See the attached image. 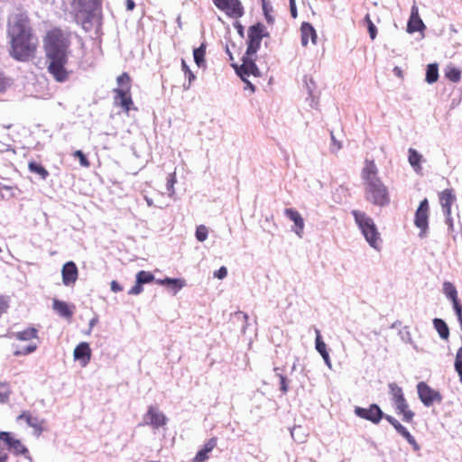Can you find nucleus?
I'll list each match as a JSON object with an SVG mask.
<instances>
[{
  "instance_id": "f257e3e1",
  "label": "nucleus",
  "mask_w": 462,
  "mask_h": 462,
  "mask_svg": "<svg viewBox=\"0 0 462 462\" xmlns=\"http://www.w3.org/2000/svg\"><path fill=\"white\" fill-rule=\"evenodd\" d=\"M42 43L48 62V72L56 81H66L69 75L66 66L71 44L70 32L60 27H53L46 32L42 38Z\"/></svg>"
},
{
  "instance_id": "f03ea898",
  "label": "nucleus",
  "mask_w": 462,
  "mask_h": 462,
  "mask_svg": "<svg viewBox=\"0 0 462 462\" xmlns=\"http://www.w3.org/2000/svg\"><path fill=\"white\" fill-rule=\"evenodd\" d=\"M7 35L10 39V55L18 61H27L35 56L38 39L32 32L31 21L24 12L9 16Z\"/></svg>"
},
{
  "instance_id": "7ed1b4c3",
  "label": "nucleus",
  "mask_w": 462,
  "mask_h": 462,
  "mask_svg": "<svg viewBox=\"0 0 462 462\" xmlns=\"http://www.w3.org/2000/svg\"><path fill=\"white\" fill-rule=\"evenodd\" d=\"M364 181L365 199L378 207H385L390 203L388 188L378 175V169L373 160H365L361 171Z\"/></svg>"
},
{
  "instance_id": "20e7f679",
  "label": "nucleus",
  "mask_w": 462,
  "mask_h": 462,
  "mask_svg": "<svg viewBox=\"0 0 462 462\" xmlns=\"http://www.w3.org/2000/svg\"><path fill=\"white\" fill-rule=\"evenodd\" d=\"M352 215L368 244L372 247L378 249L382 240L374 220L359 210H353Z\"/></svg>"
},
{
  "instance_id": "39448f33",
  "label": "nucleus",
  "mask_w": 462,
  "mask_h": 462,
  "mask_svg": "<svg viewBox=\"0 0 462 462\" xmlns=\"http://www.w3.org/2000/svg\"><path fill=\"white\" fill-rule=\"evenodd\" d=\"M13 337L20 341H32L38 338V330L35 328L30 327L23 331H18L13 334ZM38 345L34 342H30L25 347H16L14 351L15 356H26L34 352Z\"/></svg>"
},
{
  "instance_id": "423d86ee",
  "label": "nucleus",
  "mask_w": 462,
  "mask_h": 462,
  "mask_svg": "<svg viewBox=\"0 0 462 462\" xmlns=\"http://www.w3.org/2000/svg\"><path fill=\"white\" fill-rule=\"evenodd\" d=\"M247 49L246 55L252 56L257 52L264 37V25L258 23L248 28L247 31Z\"/></svg>"
},
{
  "instance_id": "0eeeda50",
  "label": "nucleus",
  "mask_w": 462,
  "mask_h": 462,
  "mask_svg": "<svg viewBox=\"0 0 462 462\" xmlns=\"http://www.w3.org/2000/svg\"><path fill=\"white\" fill-rule=\"evenodd\" d=\"M417 392L420 402L426 407L432 406L435 403L439 404L442 402L443 398L441 393L439 391L431 388L425 382H420L417 384Z\"/></svg>"
},
{
  "instance_id": "6e6552de",
  "label": "nucleus",
  "mask_w": 462,
  "mask_h": 462,
  "mask_svg": "<svg viewBox=\"0 0 462 462\" xmlns=\"http://www.w3.org/2000/svg\"><path fill=\"white\" fill-rule=\"evenodd\" d=\"M215 6L230 18L238 19L245 14L244 6L240 0H212Z\"/></svg>"
},
{
  "instance_id": "1a4fd4ad",
  "label": "nucleus",
  "mask_w": 462,
  "mask_h": 462,
  "mask_svg": "<svg viewBox=\"0 0 462 462\" xmlns=\"http://www.w3.org/2000/svg\"><path fill=\"white\" fill-rule=\"evenodd\" d=\"M144 424L153 429L163 427L167 423V418L157 407L149 406L143 417Z\"/></svg>"
},
{
  "instance_id": "9d476101",
  "label": "nucleus",
  "mask_w": 462,
  "mask_h": 462,
  "mask_svg": "<svg viewBox=\"0 0 462 462\" xmlns=\"http://www.w3.org/2000/svg\"><path fill=\"white\" fill-rule=\"evenodd\" d=\"M429 202L427 199L420 201L414 218L415 226L420 229L421 234H425L429 226Z\"/></svg>"
},
{
  "instance_id": "9b49d317",
  "label": "nucleus",
  "mask_w": 462,
  "mask_h": 462,
  "mask_svg": "<svg viewBox=\"0 0 462 462\" xmlns=\"http://www.w3.org/2000/svg\"><path fill=\"white\" fill-rule=\"evenodd\" d=\"M355 413L358 417L367 420H370L373 423H378L382 420V418L385 419V416H386V415H383V411H381L379 406L376 404H372L367 409L356 407L355 409Z\"/></svg>"
},
{
  "instance_id": "f8f14e48",
  "label": "nucleus",
  "mask_w": 462,
  "mask_h": 462,
  "mask_svg": "<svg viewBox=\"0 0 462 462\" xmlns=\"http://www.w3.org/2000/svg\"><path fill=\"white\" fill-rule=\"evenodd\" d=\"M251 56L246 55L243 58V63L239 68H236L237 74L241 79L247 82V78L250 76L259 77L260 70L257 68L255 62L250 58Z\"/></svg>"
},
{
  "instance_id": "ddd939ff",
  "label": "nucleus",
  "mask_w": 462,
  "mask_h": 462,
  "mask_svg": "<svg viewBox=\"0 0 462 462\" xmlns=\"http://www.w3.org/2000/svg\"><path fill=\"white\" fill-rule=\"evenodd\" d=\"M0 440L5 442L7 448L16 456L25 455L28 453L27 448L21 442V440L14 439L10 432L1 431Z\"/></svg>"
},
{
  "instance_id": "4468645a",
  "label": "nucleus",
  "mask_w": 462,
  "mask_h": 462,
  "mask_svg": "<svg viewBox=\"0 0 462 462\" xmlns=\"http://www.w3.org/2000/svg\"><path fill=\"white\" fill-rule=\"evenodd\" d=\"M61 276L65 286L74 285L79 277V270L76 263L72 261L64 263L61 269Z\"/></svg>"
},
{
  "instance_id": "2eb2a0df",
  "label": "nucleus",
  "mask_w": 462,
  "mask_h": 462,
  "mask_svg": "<svg viewBox=\"0 0 462 462\" xmlns=\"http://www.w3.org/2000/svg\"><path fill=\"white\" fill-rule=\"evenodd\" d=\"M115 102L120 106L125 113H128L134 107V102L131 97V90L128 89H114Z\"/></svg>"
},
{
  "instance_id": "dca6fc26",
  "label": "nucleus",
  "mask_w": 462,
  "mask_h": 462,
  "mask_svg": "<svg viewBox=\"0 0 462 462\" xmlns=\"http://www.w3.org/2000/svg\"><path fill=\"white\" fill-rule=\"evenodd\" d=\"M385 420L393 426L396 431L400 433L408 441L409 444L412 446L414 450H419V444L404 426H402L395 418L391 415H386Z\"/></svg>"
},
{
  "instance_id": "f3484780",
  "label": "nucleus",
  "mask_w": 462,
  "mask_h": 462,
  "mask_svg": "<svg viewBox=\"0 0 462 462\" xmlns=\"http://www.w3.org/2000/svg\"><path fill=\"white\" fill-rule=\"evenodd\" d=\"M439 202L448 220L450 221L451 206L456 201V196L452 189H447L439 193Z\"/></svg>"
},
{
  "instance_id": "a211bd4d",
  "label": "nucleus",
  "mask_w": 462,
  "mask_h": 462,
  "mask_svg": "<svg viewBox=\"0 0 462 462\" xmlns=\"http://www.w3.org/2000/svg\"><path fill=\"white\" fill-rule=\"evenodd\" d=\"M425 29V24L420 17L419 9L414 5L411 10V16L407 23V32L413 33L416 32H422Z\"/></svg>"
},
{
  "instance_id": "6ab92c4d",
  "label": "nucleus",
  "mask_w": 462,
  "mask_h": 462,
  "mask_svg": "<svg viewBox=\"0 0 462 462\" xmlns=\"http://www.w3.org/2000/svg\"><path fill=\"white\" fill-rule=\"evenodd\" d=\"M284 214L288 218H290L294 223L292 230L297 234V236L301 237L305 226L304 219L301 217V215L293 208H286L284 210Z\"/></svg>"
},
{
  "instance_id": "aec40b11",
  "label": "nucleus",
  "mask_w": 462,
  "mask_h": 462,
  "mask_svg": "<svg viewBox=\"0 0 462 462\" xmlns=\"http://www.w3.org/2000/svg\"><path fill=\"white\" fill-rule=\"evenodd\" d=\"M74 358L81 363L83 366L87 365L91 359V349L87 342L79 344L74 349Z\"/></svg>"
},
{
  "instance_id": "412c9836",
  "label": "nucleus",
  "mask_w": 462,
  "mask_h": 462,
  "mask_svg": "<svg viewBox=\"0 0 462 462\" xmlns=\"http://www.w3.org/2000/svg\"><path fill=\"white\" fill-rule=\"evenodd\" d=\"M217 439L216 437L209 439L203 448L197 452L192 462H206L209 458L208 454L217 447Z\"/></svg>"
},
{
  "instance_id": "4be33fe9",
  "label": "nucleus",
  "mask_w": 462,
  "mask_h": 462,
  "mask_svg": "<svg viewBox=\"0 0 462 462\" xmlns=\"http://www.w3.org/2000/svg\"><path fill=\"white\" fill-rule=\"evenodd\" d=\"M300 34L301 44L303 46H307L310 40L313 44H316L318 39L317 32L314 27L310 23L304 22L301 23Z\"/></svg>"
},
{
  "instance_id": "5701e85b",
  "label": "nucleus",
  "mask_w": 462,
  "mask_h": 462,
  "mask_svg": "<svg viewBox=\"0 0 462 462\" xmlns=\"http://www.w3.org/2000/svg\"><path fill=\"white\" fill-rule=\"evenodd\" d=\"M17 420H24L28 426L32 427L38 433L42 431L43 420L33 416L30 411H23Z\"/></svg>"
},
{
  "instance_id": "b1692460",
  "label": "nucleus",
  "mask_w": 462,
  "mask_h": 462,
  "mask_svg": "<svg viewBox=\"0 0 462 462\" xmlns=\"http://www.w3.org/2000/svg\"><path fill=\"white\" fill-rule=\"evenodd\" d=\"M390 393L392 395V400L394 403L395 408L407 403L406 399L404 398L402 389L398 386L396 383H393L389 384Z\"/></svg>"
},
{
  "instance_id": "393cba45",
  "label": "nucleus",
  "mask_w": 462,
  "mask_h": 462,
  "mask_svg": "<svg viewBox=\"0 0 462 462\" xmlns=\"http://www.w3.org/2000/svg\"><path fill=\"white\" fill-rule=\"evenodd\" d=\"M53 310L61 317L71 319L73 310L71 307L65 301L60 300H53Z\"/></svg>"
},
{
  "instance_id": "a878e982",
  "label": "nucleus",
  "mask_w": 462,
  "mask_h": 462,
  "mask_svg": "<svg viewBox=\"0 0 462 462\" xmlns=\"http://www.w3.org/2000/svg\"><path fill=\"white\" fill-rule=\"evenodd\" d=\"M443 291L445 295L452 300L453 308L459 303L457 299V291L456 287L449 282H445L443 284Z\"/></svg>"
},
{
  "instance_id": "bb28decb",
  "label": "nucleus",
  "mask_w": 462,
  "mask_h": 462,
  "mask_svg": "<svg viewBox=\"0 0 462 462\" xmlns=\"http://www.w3.org/2000/svg\"><path fill=\"white\" fill-rule=\"evenodd\" d=\"M316 349L320 354L326 364L329 365V355L327 351V345L322 341L319 331L317 330Z\"/></svg>"
},
{
  "instance_id": "cd10ccee",
  "label": "nucleus",
  "mask_w": 462,
  "mask_h": 462,
  "mask_svg": "<svg viewBox=\"0 0 462 462\" xmlns=\"http://www.w3.org/2000/svg\"><path fill=\"white\" fill-rule=\"evenodd\" d=\"M408 153H409V162L410 164L413 167V169L416 171H419L421 170V166H420V162H421V159H422V156L421 154H420L415 149L413 148H410L408 150Z\"/></svg>"
},
{
  "instance_id": "c85d7f7f",
  "label": "nucleus",
  "mask_w": 462,
  "mask_h": 462,
  "mask_svg": "<svg viewBox=\"0 0 462 462\" xmlns=\"http://www.w3.org/2000/svg\"><path fill=\"white\" fill-rule=\"evenodd\" d=\"M433 324L439 337L443 339H448L449 337V329L446 322L441 319H434Z\"/></svg>"
},
{
  "instance_id": "c756f323",
  "label": "nucleus",
  "mask_w": 462,
  "mask_h": 462,
  "mask_svg": "<svg viewBox=\"0 0 462 462\" xmlns=\"http://www.w3.org/2000/svg\"><path fill=\"white\" fill-rule=\"evenodd\" d=\"M398 414L402 415V420L405 422H411L415 413L410 409L408 402L395 408Z\"/></svg>"
},
{
  "instance_id": "7c9ffc66",
  "label": "nucleus",
  "mask_w": 462,
  "mask_h": 462,
  "mask_svg": "<svg viewBox=\"0 0 462 462\" xmlns=\"http://www.w3.org/2000/svg\"><path fill=\"white\" fill-rule=\"evenodd\" d=\"M425 79L429 84L435 83L439 79L438 64L432 63L427 66Z\"/></svg>"
},
{
  "instance_id": "2f4dec72",
  "label": "nucleus",
  "mask_w": 462,
  "mask_h": 462,
  "mask_svg": "<svg viewBox=\"0 0 462 462\" xmlns=\"http://www.w3.org/2000/svg\"><path fill=\"white\" fill-rule=\"evenodd\" d=\"M206 44L202 43L199 48L194 49V61L199 67L205 66Z\"/></svg>"
},
{
  "instance_id": "473e14b6",
  "label": "nucleus",
  "mask_w": 462,
  "mask_h": 462,
  "mask_svg": "<svg viewBox=\"0 0 462 462\" xmlns=\"http://www.w3.org/2000/svg\"><path fill=\"white\" fill-rule=\"evenodd\" d=\"M157 282L162 285L170 286L175 291H179L185 286V282L181 279L165 278L162 280H158Z\"/></svg>"
},
{
  "instance_id": "72a5a7b5",
  "label": "nucleus",
  "mask_w": 462,
  "mask_h": 462,
  "mask_svg": "<svg viewBox=\"0 0 462 462\" xmlns=\"http://www.w3.org/2000/svg\"><path fill=\"white\" fill-rule=\"evenodd\" d=\"M28 167L32 172L40 175L42 180H45L49 176L48 171L42 165L35 162H30Z\"/></svg>"
},
{
  "instance_id": "f704fd0d",
  "label": "nucleus",
  "mask_w": 462,
  "mask_h": 462,
  "mask_svg": "<svg viewBox=\"0 0 462 462\" xmlns=\"http://www.w3.org/2000/svg\"><path fill=\"white\" fill-rule=\"evenodd\" d=\"M116 82L119 88L116 89H128L131 90V78L127 72H123L117 77Z\"/></svg>"
},
{
  "instance_id": "c9c22d12",
  "label": "nucleus",
  "mask_w": 462,
  "mask_h": 462,
  "mask_svg": "<svg viewBox=\"0 0 462 462\" xmlns=\"http://www.w3.org/2000/svg\"><path fill=\"white\" fill-rule=\"evenodd\" d=\"M445 77L452 82H458L461 79V71L455 67H448L445 70Z\"/></svg>"
},
{
  "instance_id": "e433bc0d",
  "label": "nucleus",
  "mask_w": 462,
  "mask_h": 462,
  "mask_svg": "<svg viewBox=\"0 0 462 462\" xmlns=\"http://www.w3.org/2000/svg\"><path fill=\"white\" fill-rule=\"evenodd\" d=\"M153 280L154 275L150 272L140 271L136 274V281L138 282V283H149L152 282Z\"/></svg>"
},
{
  "instance_id": "4c0bfd02",
  "label": "nucleus",
  "mask_w": 462,
  "mask_h": 462,
  "mask_svg": "<svg viewBox=\"0 0 462 462\" xmlns=\"http://www.w3.org/2000/svg\"><path fill=\"white\" fill-rule=\"evenodd\" d=\"M11 393L10 386L7 383L0 382V403L6 402Z\"/></svg>"
},
{
  "instance_id": "58836bf2",
  "label": "nucleus",
  "mask_w": 462,
  "mask_h": 462,
  "mask_svg": "<svg viewBox=\"0 0 462 462\" xmlns=\"http://www.w3.org/2000/svg\"><path fill=\"white\" fill-rule=\"evenodd\" d=\"M364 20H365V23L367 25V29H368V32H369L370 38H371V40L374 41L376 38V35H377V28L375 27V25L372 22L369 14H367L365 16Z\"/></svg>"
},
{
  "instance_id": "ea45409f",
  "label": "nucleus",
  "mask_w": 462,
  "mask_h": 462,
  "mask_svg": "<svg viewBox=\"0 0 462 462\" xmlns=\"http://www.w3.org/2000/svg\"><path fill=\"white\" fill-rule=\"evenodd\" d=\"M181 69H182L183 72L185 73V75L188 76V79H189L188 86H184V87H185V88H189V86L191 85V83L195 80L196 76L191 71V69L187 65V63L184 60H181Z\"/></svg>"
},
{
  "instance_id": "a19ab883",
  "label": "nucleus",
  "mask_w": 462,
  "mask_h": 462,
  "mask_svg": "<svg viewBox=\"0 0 462 462\" xmlns=\"http://www.w3.org/2000/svg\"><path fill=\"white\" fill-rule=\"evenodd\" d=\"M455 369L459 375L460 382L462 383V347L457 351L455 359Z\"/></svg>"
},
{
  "instance_id": "79ce46f5",
  "label": "nucleus",
  "mask_w": 462,
  "mask_h": 462,
  "mask_svg": "<svg viewBox=\"0 0 462 462\" xmlns=\"http://www.w3.org/2000/svg\"><path fill=\"white\" fill-rule=\"evenodd\" d=\"M208 230L206 226L199 225V226H197L195 236L199 242H204L208 238Z\"/></svg>"
},
{
  "instance_id": "37998d69",
  "label": "nucleus",
  "mask_w": 462,
  "mask_h": 462,
  "mask_svg": "<svg viewBox=\"0 0 462 462\" xmlns=\"http://www.w3.org/2000/svg\"><path fill=\"white\" fill-rule=\"evenodd\" d=\"M73 156L75 158H78L79 160V163L82 167L88 168L90 165L89 161L87 159L85 154L80 151L78 150L73 153Z\"/></svg>"
},
{
  "instance_id": "c03bdc74",
  "label": "nucleus",
  "mask_w": 462,
  "mask_h": 462,
  "mask_svg": "<svg viewBox=\"0 0 462 462\" xmlns=\"http://www.w3.org/2000/svg\"><path fill=\"white\" fill-rule=\"evenodd\" d=\"M176 181L177 180L175 172L170 173L167 178V190L169 191L170 195L174 193V184Z\"/></svg>"
},
{
  "instance_id": "a18cd8bd",
  "label": "nucleus",
  "mask_w": 462,
  "mask_h": 462,
  "mask_svg": "<svg viewBox=\"0 0 462 462\" xmlns=\"http://www.w3.org/2000/svg\"><path fill=\"white\" fill-rule=\"evenodd\" d=\"M9 308V300L7 297L0 295V317L7 311Z\"/></svg>"
},
{
  "instance_id": "49530a36",
  "label": "nucleus",
  "mask_w": 462,
  "mask_h": 462,
  "mask_svg": "<svg viewBox=\"0 0 462 462\" xmlns=\"http://www.w3.org/2000/svg\"><path fill=\"white\" fill-rule=\"evenodd\" d=\"M10 85V80L7 79L4 72L0 70V92H5Z\"/></svg>"
},
{
  "instance_id": "de8ad7c7",
  "label": "nucleus",
  "mask_w": 462,
  "mask_h": 462,
  "mask_svg": "<svg viewBox=\"0 0 462 462\" xmlns=\"http://www.w3.org/2000/svg\"><path fill=\"white\" fill-rule=\"evenodd\" d=\"M278 376L280 378L281 391L282 392V393H286L289 390V384H288L287 378L283 374H279Z\"/></svg>"
},
{
  "instance_id": "09e8293b",
  "label": "nucleus",
  "mask_w": 462,
  "mask_h": 462,
  "mask_svg": "<svg viewBox=\"0 0 462 462\" xmlns=\"http://www.w3.org/2000/svg\"><path fill=\"white\" fill-rule=\"evenodd\" d=\"M142 285H143L142 283H138V282L136 281L135 284L130 289L128 293L131 294V295H138V294H140L143 291V286Z\"/></svg>"
},
{
  "instance_id": "8fccbe9b",
  "label": "nucleus",
  "mask_w": 462,
  "mask_h": 462,
  "mask_svg": "<svg viewBox=\"0 0 462 462\" xmlns=\"http://www.w3.org/2000/svg\"><path fill=\"white\" fill-rule=\"evenodd\" d=\"M227 275V270L225 266L220 267L217 271L214 273V276L217 279H224Z\"/></svg>"
},
{
  "instance_id": "3c124183",
  "label": "nucleus",
  "mask_w": 462,
  "mask_h": 462,
  "mask_svg": "<svg viewBox=\"0 0 462 462\" xmlns=\"http://www.w3.org/2000/svg\"><path fill=\"white\" fill-rule=\"evenodd\" d=\"M457 319L459 320L460 328L462 329V306L460 304L454 307Z\"/></svg>"
},
{
  "instance_id": "603ef678",
  "label": "nucleus",
  "mask_w": 462,
  "mask_h": 462,
  "mask_svg": "<svg viewBox=\"0 0 462 462\" xmlns=\"http://www.w3.org/2000/svg\"><path fill=\"white\" fill-rule=\"evenodd\" d=\"M290 11L291 14L293 18H296L298 15L296 3L295 0H290Z\"/></svg>"
},
{
  "instance_id": "864d4df0",
  "label": "nucleus",
  "mask_w": 462,
  "mask_h": 462,
  "mask_svg": "<svg viewBox=\"0 0 462 462\" xmlns=\"http://www.w3.org/2000/svg\"><path fill=\"white\" fill-rule=\"evenodd\" d=\"M110 286H111V290L114 292H118L123 290L122 286L116 281H112Z\"/></svg>"
},
{
  "instance_id": "5fc2aeb1",
  "label": "nucleus",
  "mask_w": 462,
  "mask_h": 462,
  "mask_svg": "<svg viewBox=\"0 0 462 462\" xmlns=\"http://www.w3.org/2000/svg\"><path fill=\"white\" fill-rule=\"evenodd\" d=\"M125 5H126V9L128 11L134 10V8L135 6V4H134V0H126L125 1Z\"/></svg>"
},
{
  "instance_id": "6e6d98bb",
  "label": "nucleus",
  "mask_w": 462,
  "mask_h": 462,
  "mask_svg": "<svg viewBox=\"0 0 462 462\" xmlns=\"http://www.w3.org/2000/svg\"><path fill=\"white\" fill-rule=\"evenodd\" d=\"M8 455L7 453L0 450V462H7Z\"/></svg>"
},
{
  "instance_id": "4d7b16f0",
  "label": "nucleus",
  "mask_w": 462,
  "mask_h": 462,
  "mask_svg": "<svg viewBox=\"0 0 462 462\" xmlns=\"http://www.w3.org/2000/svg\"><path fill=\"white\" fill-rule=\"evenodd\" d=\"M263 10H264V13H265V17H266V20L268 23H272L273 22V18L270 16V14H268L265 6H263Z\"/></svg>"
},
{
  "instance_id": "13d9d810",
  "label": "nucleus",
  "mask_w": 462,
  "mask_h": 462,
  "mask_svg": "<svg viewBox=\"0 0 462 462\" xmlns=\"http://www.w3.org/2000/svg\"><path fill=\"white\" fill-rule=\"evenodd\" d=\"M394 70L397 72L398 75H401L402 71L399 68H395Z\"/></svg>"
},
{
  "instance_id": "bf43d9fd",
  "label": "nucleus",
  "mask_w": 462,
  "mask_h": 462,
  "mask_svg": "<svg viewBox=\"0 0 462 462\" xmlns=\"http://www.w3.org/2000/svg\"><path fill=\"white\" fill-rule=\"evenodd\" d=\"M96 322H97V319H92L90 321V327L94 326Z\"/></svg>"
},
{
  "instance_id": "052dcab7",
  "label": "nucleus",
  "mask_w": 462,
  "mask_h": 462,
  "mask_svg": "<svg viewBox=\"0 0 462 462\" xmlns=\"http://www.w3.org/2000/svg\"><path fill=\"white\" fill-rule=\"evenodd\" d=\"M238 32H239V33H242V32H243V27L241 25H239Z\"/></svg>"
},
{
  "instance_id": "680f3d73",
  "label": "nucleus",
  "mask_w": 462,
  "mask_h": 462,
  "mask_svg": "<svg viewBox=\"0 0 462 462\" xmlns=\"http://www.w3.org/2000/svg\"><path fill=\"white\" fill-rule=\"evenodd\" d=\"M331 138H332L333 142H335V138H334L333 134H331Z\"/></svg>"
}]
</instances>
